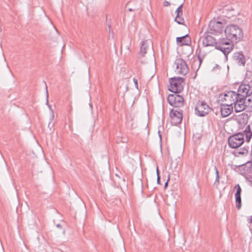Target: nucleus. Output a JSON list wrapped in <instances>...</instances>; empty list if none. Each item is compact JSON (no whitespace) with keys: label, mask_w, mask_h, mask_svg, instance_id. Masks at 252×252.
Segmentation results:
<instances>
[{"label":"nucleus","mask_w":252,"mask_h":252,"mask_svg":"<svg viewBox=\"0 0 252 252\" xmlns=\"http://www.w3.org/2000/svg\"><path fill=\"white\" fill-rule=\"evenodd\" d=\"M170 116L174 124H178L181 123L182 121L183 112L182 110L178 111L172 109L170 112Z\"/></svg>","instance_id":"4468645a"},{"label":"nucleus","mask_w":252,"mask_h":252,"mask_svg":"<svg viewBox=\"0 0 252 252\" xmlns=\"http://www.w3.org/2000/svg\"><path fill=\"white\" fill-rule=\"evenodd\" d=\"M211 111V108L204 101L199 100L195 108V114L199 117H204Z\"/></svg>","instance_id":"423d86ee"},{"label":"nucleus","mask_w":252,"mask_h":252,"mask_svg":"<svg viewBox=\"0 0 252 252\" xmlns=\"http://www.w3.org/2000/svg\"><path fill=\"white\" fill-rule=\"evenodd\" d=\"M215 169L216 174V180L215 182V184L219 185L220 183L219 172V171L216 167H215Z\"/></svg>","instance_id":"a878e982"},{"label":"nucleus","mask_w":252,"mask_h":252,"mask_svg":"<svg viewBox=\"0 0 252 252\" xmlns=\"http://www.w3.org/2000/svg\"><path fill=\"white\" fill-rule=\"evenodd\" d=\"M220 104V111L222 117L228 116L233 112V106L229 104H224L223 102H219Z\"/></svg>","instance_id":"ddd939ff"},{"label":"nucleus","mask_w":252,"mask_h":252,"mask_svg":"<svg viewBox=\"0 0 252 252\" xmlns=\"http://www.w3.org/2000/svg\"><path fill=\"white\" fill-rule=\"evenodd\" d=\"M234 189H236V192L235 195H241L242 190L240 185L239 184H237L235 186Z\"/></svg>","instance_id":"bb28decb"},{"label":"nucleus","mask_w":252,"mask_h":252,"mask_svg":"<svg viewBox=\"0 0 252 252\" xmlns=\"http://www.w3.org/2000/svg\"><path fill=\"white\" fill-rule=\"evenodd\" d=\"M179 93H174L169 94L167 98L168 103L174 107H180L184 104L183 97L178 94Z\"/></svg>","instance_id":"0eeeda50"},{"label":"nucleus","mask_w":252,"mask_h":252,"mask_svg":"<svg viewBox=\"0 0 252 252\" xmlns=\"http://www.w3.org/2000/svg\"><path fill=\"white\" fill-rule=\"evenodd\" d=\"M249 152V147L245 146L242 148L235 150L233 152V155L236 157H244L248 155Z\"/></svg>","instance_id":"dca6fc26"},{"label":"nucleus","mask_w":252,"mask_h":252,"mask_svg":"<svg viewBox=\"0 0 252 252\" xmlns=\"http://www.w3.org/2000/svg\"><path fill=\"white\" fill-rule=\"evenodd\" d=\"M237 96L238 95L236 94V92L234 91H226L219 95L218 102H223L224 104H227L233 106L235 100L237 98L238 99Z\"/></svg>","instance_id":"f03ea898"},{"label":"nucleus","mask_w":252,"mask_h":252,"mask_svg":"<svg viewBox=\"0 0 252 252\" xmlns=\"http://www.w3.org/2000/svg\"><path fill=\"white\" fill-rule=\"evenodd\" d=\"M167 184H168V182L167 181L165 184V187H166L167 186Z\"/></svg>","instance_id":"f704fd0d"},{"label":"nucleus","mask_w":252,"mask_h":252,"mask_svg":"<svg viewBox=\"0 0 252 252\" xmlns=\"http://www.w3.org/2000/svg\"><path fill=\"white\" fill-rule=\"evenodd\" d=\"M157 176H159V171H158V168L157 169Z\"/></svg>","instance_id":"473e14b6"},{"label":"nucleus","mask_w":252,"mask_h":252,"mask_svg":"<svg viewBox=\"0 0 252 252\" xmlns=\"http://www.w3.org/2000/svg\"><path fill=\"white\" fill-rule=\"evenodd\" d=\"M169 90L174 93H180L183 90L184 80L181 77H174L169 79Z\"/></svg>","instance_id":"7ed1b4c3"},{"label":"nucleus","mask_w":252,"mask_h":252,"mask_svg":"<svg viewBox=\"0 0 252 252\" xmlns=\"http://www.w3.org/2000/svg\"><path fill=\"white\" fill-rule=\"evenodd\" d=\"M218 43L216 39L210 35H206L203 39L202 43L204 46H215L216 48Z\"/></svg>","instance_id":"2eb2a0df"},{"label":"nucleus","mask_w":252,"mask_h":252,"mask_svg":"<svg viewBox=\"0 0 252 252\" xmlns=\"http://www.w3.org/2000/svg\"><path fill=\"white\" fill-rule=\"evenodd\" d=\"M54 118V114L53 113V112L52 111V115H51V120H53Z\"/></svg>","instance_id":"2f4dec72"},{"label":"nucleus","mask_w":252,"mask_h":252,"mask_svg":"<svg viewBox=\"0 0 252 252\" xmlns=\"http://www.w3.org/2000/svg\"><path fill=\"white\" fill-rule=\"evenodd\" d=\"M174 64L176 65L175 71L177 73L185 75L189 71L186 62L182 59L179 58L175 60Z\"/></svg>","instance_id":"6e6552de"},{"label":"nucleus","mask_w":252,"mask_h":252,"mask_svg":"<svg viewBox=\"0 0 252 252\" xmlns=\"http://www.w3.org/2000/svg\"><path fill=\"white\" fill-rule=\"evenodd\" d=\"M46 94H47V104H48V91H47V87L46 85Z\"/></svg>","instance_id":"c756f323"},{"label":"nucleus","mask_w":252,"mask_h":252,"mask_svg":"<svg viewBox=\"0 0 252 252\" xmlns=\"http://www.w3.org/2000/svg\"><path fill=\"white\" fill-rule=\"evenodd\" d=\"M157 182H158V184H160V177L159 176H158Z\"/></svg>","instance_id":"7c9ffc66"},{"label":"nucleus","mask_w":252,"mask_h":252,"mask_svg":"<svg viewBox=\"0 0 252 252\" xmlns=\"http://www.w3.org/2000/svg\"><path fill=\"white\" fill-rule=\"evenodd\" d=\"M176 42L180 46L189 45L191 43V40L189 35L186 34L182 37H177Z\"/></svg>","instance_id":"f3484780"},{"label":"nucleus","mask_w":252,"mask_h":252,"mask_svg":"<svg viewBox=\"0 0 252 252\" xmlns=\"http://www.w3.org/2000/svg\"><path fill=\"white\" fill-rule=\"evenodd\" d=\"M248 116L247 114L243 113L240 115L238 118V122H242L243 124H246L248 120Z\"/></svg>","instance_id":"4be33fe9"},{"label":"nucleus","mask_w":252,"mask_h":252,"mask_svg":"<svg viewBox=\"0 0 252 252\" xmlns=\"http://www.w3.org/2000/svg\"><path fill=\"white\" fill-rule=\"evenodd\" d=\"M205 55L204 53H202L201 51L200 50L198 53V61H197V63L199 64V66L201 65V63L205 57Z\"/></svg>","instance_id":"393cba45"},{"label":"nucleus","mask_w":252,"mask_h":252,"mask_svg":"<svg viewBox=\"0 0 252 252\" xmlns=\"http://www.w3.org/2000/svg\"><path fill=\"white\" fill-rule=\"evenodd\" d=\"M244 100L247 106V109L250 111H252V92H251V93L245 97Z\"/></svg>","instance_id":"aec40b11"},{"label":"nucleus","mask_w":252,"mask_h":252,"mask_svg":"<svg viewBox=\"0 0 252 252\" xmlns=\"http://www.w3.org/2000/svg\"><path fill=\"white\" fill-rule=\"evenodd\" d=\"M224 34L227 39L231 42L237 43L243 37V32L241 28L234 24L228 25L225 27Z\"/></svg>","instance_id":"f257e3e1"},{"label":"nucleus","mask_w":252,"mask_h":252,"mask_svg":"<svg viewBox=\"0 0 252 252\" xmlns=\"http://www.w3.org/2000/svg\"><path fill=\"white\" fill-rule=\"evenodd\" d=\"M163 5L164 6L167 7L170 5V3L168 1H165L163 2Z\"/></svg>","instance_id":"c85d7f7f"},{"label":"nucleus","mask_w":252,"mask_h":252,"mask_svg":"<svg viewBox=\"0 0 252 252\" xmlns=\"http://www.w3.org/2000/svg\"><path fill=\"white\" fill-rule=\"evenodd\" d=\"M251 92H252V87L250 84H242L239 86L237 92H236V94L238 95L237 97L244 99Z\"/></svg>","instance_id":"9d476101"},{"label":"nucleus","mask_w":252,"mask_h":252,"mask_svg":"<svg viewBox=\"0 0 252 252\" xmlns=\"http://www.w3.org/2000/svg\"><path fill=\"white\" fill-rule=\"evenodd\" d=\"M224 25L222 22L213 20L209 24V28L212 33H220L223 31Z\"/></svg>","instance_id":"1a4fd4ad"},{"label":"nucleus","mask_w":252,"mask_h":252,"mask_svg":"<svg viewBox=\"0 0 252 252\" xmlns=\"http://www.w3.org/2000/svg\"><path fill=\"white\" fill-rule=\"evenodd\" d=\"M233 43L227 39H221L219 40L216 49L220 50L225 55L228 54L233 48Z\"/></svg>","instance_id":"39448f33"},{"label":"nucleus","mask_w":252,"mask_h":252,"mask_svg":"<svg viewBox=\"0 0 252 252\" xmlns=\"http://www.w3.org/2000/svg\"><path fill=\"white\" fill-rule=\"evenodd\" d=\"M56 226L58 228H61L62 227V226L60 224H58L56 225Z\"/></svg>","instance_id":"72a5a7b5"},{"label":"nucleus","mask_w":252,"mask_h":252,"mask_svg":"<svg viewBox=\"0 0 252 252\" xmlns=\"http://www.w3.org/2000/svg\"><path fill=\"white\" fill-rule=\"evenodd\" d=\"M133 82L134 83L135 88L138 89V81H137V80L136 79H135V78H133Z\"/></svg>","instance_id":"cd10ccee"},{"label":"nucleus","mask_w":252,"mask_h":252,"mask_svg":"<svg viewBox=\"0 0 252 252\" xmlns=\"http://www.w3.org/2000/svg\"><path fill=\"white\" fill-rule=\"evenodd\" d=\"M237 56L236 55V57H237V60L238 63L240 65H244L245 64V56L239 53L237 54Z\"/></svg>","instance_id":"412c9836"},{"label":"nucleus","mask_w":252,"mask_h":252,"mask_svg":"<svg viewBox=\"0 0 252 252\" xmlns=\"http://www.w3.org/2000/svg\"><path fill=\"white\" fill-rule=\"evenodd\" d=\"M251 221L252 222V216L251 217Z\"/></svg>","instance_id":"c9c22d12"},{"label":"nucleus","mask_w":252,"mask_h":252,"mask_svg":"<svg viewBox=\"0 0 252 252\" xmlns=\"http://www.w3.org/2000/svg\"><path fill=\"white\" fill-rule=\"evenodd\" d=\"M244 134L241 132L230 136L228 139L229 147L233 149L238 148L244 143Z\"/></svg>","instance_id":"20e7f679"},{"label":"nucleus","mask_w":252,"mask_h":252,"mask_svg":"<svg viewBox=\"0 0 252 252\" xmlns=\"http://www.w3.org/2000/svg\"><path fill=\"white\" fill-rule=\"evenodd\" d=\"M223 12L226 13V16L228 18H231L238 13L231 6H226L223 9Z\"/></svg>","instance_id":"6ab92c4d"},{"label":"nucleus","mask_w":252,"mask_h":252,"mask_svg":"<svg viewBox=\"0 0 252 252\" xmlns=\"http://www.w3.org/2000/svg\"><path fill=\"white\" fill-rule=\"evenodd\" d=\"M183 7V3L181 4L176 9L175 13L176 16L175 18V21L179 24L183 25L184 24V19L181 17L183 14L182 8Z\"/></svg>","instance_id":"a211bd4d"},{"label":"nucleus","mask_w":252,"mask_h":252,"mask_svg":"<svg viewBox=\"0 0 252 252\" xmlns=\"http://www.w3.org/2000/svg\"><path fill=\"white\" fill-rule=\"evenodd\" d=\"M138 0H135V2L137 3V4H136L134 6L133 8H130L128 9V11L130 12L134 11L135 10H138L141 8V3L139 2V1H138ZM131 2L134 3L135 2V1H132Z\"/></svg>","instance_id":"b1692460"},{"label":"nucleus","mask_w":252,"mask_h":252,"mask_svg":"<svg viewBox=\"0 0 252 252\" xmlns=\"http://www.w3.org/2000/svg\"><path fill=\"white\" fill-rule=\"evenodd\" d=\"M152 45V42L150 39H146L142 41L140 43V50L138 55V58H140L145 56L148 50Z\"/></svg>","instance_id":"9b49d317"},{"label":"nucleus","mask_w":252,"mask_h":252,"mask_svg":"<svg viewBox=\"0 0 252 252\" xmlns=\"http://www.w3.org/2000/svg\"><path fill=\"white\" fill-rule=\"evenodd\" d=\"M233 105V108L236 112H241L246 108H247V106L245 103L244 99L240 97H238V99L237 98L235 100Z\"/></svg>","instance_id":"f8f14e48"},{"label":"nucleus","mask_w":252,"mask_h":252,"mask_svg":"<svg viewBox=\"0 0 252 252\" xmlns=\"http://www.w3.org/2000/svg\"><path fill=\"white\" fill-rule=\"evenodd\" d=\"M236 207L239 210L241 207V195H235Z\"/></svg>","instance_id":"5701e85b"}]
</instances>
